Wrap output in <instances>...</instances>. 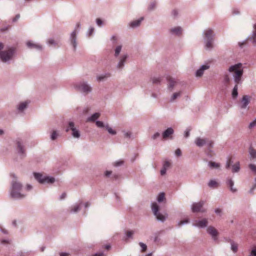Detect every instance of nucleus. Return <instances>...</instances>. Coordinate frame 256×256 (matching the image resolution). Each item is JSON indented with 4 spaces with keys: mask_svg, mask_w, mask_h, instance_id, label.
Listing matches in <instances>:
<instances>
[{
    "mask_svg": "<svg viewBox=\"0 0 256 256\" xmlns=\"http://www.w3.org/2000/svg\"><path fill=\"white\" fill-rule=\"evenodd\" d=\"M194 144L199 148H201L204 146H206L208 150L211 152L212 148H213L214 142V141L206 138L197 137L194 140Z\"/></svg>",
    "mask_w": 256,
    "mask_h": 256,
    "instance_id": "1",
    "label": "nucleus"
},
{
    "mask_svg": "<svg viewBox=\"0 0 256 256\" xmlns=\"http://www.w3.org/2000/svg\"><path fill=\"white\" fill-rule=\"evenodd\" d=\"M242 65H232L228 70L230 72H234V78L236 84L240 82L241 77L243 74V70L240 69V66Z\"/></svg>",
    "mask_w": 256,
    "mask_h": 256,
    "instance_id": "2",
    "label": "nucleus"
},
{
    "mask_svg": "<svg viewBox=\"0 0 256 256\" xmlns=\"http://www.w3.org/2000/svg\"><path fill=\"white\" fill-rule=\"evenodd\" d=\"M74 88L78 91L87 94L92 90V88L86 82L81 81L74 84Z\"/></svg>",
    "mask_w": 256,
    "mask_h": 256,
    "instance_id": "3",
    "label": "nucleus"
},
{
    "mask_svg": "<svg viewBox=\"0 0 256 256\" xmlns=\"http://www.w3.org/2000/svg\"><path fill=\"white\" fill-rule=\"evenodd\" d=\"M3 48V44L0 42V50ZM14 53V48H10L7 50L0 52V58L2 62H6L12 58Z\"/></svg>",
    "mask_w": 256,
    "mask_h": 256,
    "instance_id": "4",
    "label": "nucleus"
},
{
    "mask_svg": "<svg viewBox=\"0 0 256 256\" xmlns=\"http://www.w3.org/2000/svg\"><path fill=\"white\" fill-rule=\"evenodd\" d=\"M151 208L152 212L154 216H156L157 220L164 222L168 216V214H166V216H164L159 212L160 207L156 202H152L151 205Z\"/></svg>",
    "mask_w": 256,
    "mask_h": 256,
    "instance_id": "5",
    "label": "nucleus"
},
{
    "mask_svg": "<svg viewBox=\"0 0 256 256\" xmlns=\"http://www.w3.org/2000/svg\"><path fill=\"white\" fill-rule=\"evenodd\" d=\"M205 202L204 200H200L198 202H194L191 207L192 211L193 212H204L206 210L202 208Z\"/></svg>",
    "mask_w": 256,
    "mask_h": 256,
    "instance_id": "6",
    "label": "nucleus"
},
{
    "mask_svg": "<svg viewBox=\"0 0 256 256\" xmlns=\"http://www.w3.org/2000/svg\"><path fill=\"white\" fill-rule=\"evenodd\" d=\"M70 130L72 131V135L75 138H79L80 137V131L76 128L74 123L73 122H70L68 123V127L66 131L68 132Z\"/></svg>",
    "mask_w": 256,
    "mask_h": 256,
    "instance_id": "7",
    "label": "nucleus"
},
{
    "mask_svg": "<svg viewBox=\"0 0 256 256\" xmlns=\"http://www.w3.org/2000/svg\"><path fill=\"white\" fill-rule=\"evenodd\" d=\"M16 150L18 154L22 157H24L26 155V150L22 140L20 138L17 139L16 140Z\"/></svg>",
    "mask_w": 256,
    "mask_h": 256,
    "instance_id": "8",
    "label": "nucleus"
},
{
    "mask_svg": "<svg viewBox=\"0 0 256 256\" xmlns=\"http://www.w3.org/2000/svg\"><path fill=\"white\" fill-rule=\"evenodd\" d=\"M13 180L12 181V186L10 190H21L22 188V184L17 180L14 174H12Z\"/></svg>",
    "mask_w": 256,
    "mask_h": 256,
    "instance_id": "9",
    "label": "nucleus"
},
{
    "mask_svg": "<svg viewBox=\"0 0 256 256\" xmlns=\"http://www.w3.org/2000/svg\"><path fill=\"white\" fill-rule=\"evenodd\" d=\"M10 196L14 200H20L25 198L26 195L22 194L20 190H10Z\"/></svg>",
    "mask_w": 256,
    "mask_h": 256,
    "instance_id": "10",
    "label": "nucleus"
},
{
    "mask_svg": "<svg viewBox=\"0 0 256 256\" xmlns=\"http://www.w3.org/2000/svg\"><path fill=\"white\" fill-rule=\"evenodd\" d=\"M206 231L207 232L212 236V238L214 240H217V236H218V232L214 227L212 226H208L207 228Z\"/></svg>",
    "mask_w": 256,
    "mask_h": 256,
    "instance_id": "11",
    "label": "nucleus"
},
{
    "mask_svg": "<svg viewBox=\"0 0 256 256\" xmlns=\"http://www.w3.org/2000/svg\"><path fill=\"white\" fill-rule=\"evenodd\" d=\"M174 133V129L171 127L168 128L162 133V137L164 140L168 138L172 139V135Z\"/></svg>",
    "mask_w": 256,
    "mask_h": 256,
    "instance_id": "12",
    "label": "nucleus"
},
{
    "mask_svg": "<svg viewBox=\"0 0 256 256\" xmlns=\"http://www.w3.org/2000/svg\"><path fill=\"white\" fill-rule=\"evenodd\" d=\"M208 221L206 218L202 220H196V223L193 224V226H196L199 228H204L208 225Z\"/></svg>",
    "mask_w": 256,
    "mask_h": 256,
    "instance_id": "13",
    "label": "nucleus"
},
{
    "mask_svg": "<svg viewBox=\"0 0 256 256\" xmlns=\"http://www.w3.org/2000/svg\"><path fill=\"white\" fill-rule=\"evenodd\" d=\"M250 102V96L248 95L244 96L241 100L240 108L242 109L246 108L248 105L249 104Z\"/></svg>",
    "mask_w": 256,
    "mask_h": 256,
    "instance_id": "14",
    "label": "nucleus"
},
{
    "mask_svg": "<svg viewBox=\"0 0 256 256\" xmlns=\"http://www.w3.org/2000/svg\"><path fill=\"white\" fill-rule=\"evenodd\" d=\"M210 68L209 65H202L200 68L196 72L195 76L196 77H201L203 74L204 70H208Z\"/></svg>",
    "mask_w": 256,
    "mask_h": 256,
    "instance_id": "15",
    "label": "nucleus"
},
{
    "mask_svg": "<svg viewBox=\"0 0 256 256\" xmlns=\"http://www.w3.org/2000/svg\"><path fill=\"white\" fill-rule=\"evenodd\" d=\"M166 79L168 82V89L170 91H172L174 90V86H175V85L176 84V81L174 78H173L170 76H168L166 78Z\"/></svg>",
    "mask_w": 256,
    "mask_h": 256,
    "instance_id": "16",
    "label": "nucleus"
},
{
    "mask_svg": "<svg viewBox=\"0 0 256 256\" xmlns=\"http://www.w3.org/2000/svg\"><path fill=\"white\" fill-rule=\"evenodd\" d=\"M26 46L30 48H34L40 50H41L42 48V47L41 45L38 44L34 43L30 41H28L26 42Z\"/></svg>",
    "mask_w": 256,
    "mask_h": 256,
    "instance_id": "17",
    "label": "nucleus"
},
{
    "mask_svg": "<svg viewBox=\"0 0 256 256\" xmlns=\"http://www.w3.org/2000/svg\"><path fill=\"white\" fill-rule=\"evenodd\" d=\"M204 38L206 40H214V32L211 29L204 32Z\"/></svg>",
    "mask_w": 256,
    "mask_h": 256,
    "instance_id": "18",
    "label": "nucleus"
},
{
    "mask_svg": "<svg viewBox=\"0 0 256 256\" xmlns=\"http://www.w3.org/2000/svg\"><path fill=\"white\" fill-rule=\"evenodd\" d=\"M226 185L230 188V190L232 192H236L237 191L236 188H234V182L231 178H228L226 182Z\"/></svg>",
    "mask_w": 256,
    "mask_h": 256,
    "instance_id": "19",
    "label": "nucleus"
},
{
    "mask_svg": "<svg viewBox=\"0 0 256 256\" xmlns=\"http://www.w3.org/2000/svg\"><path fill=\"white\" fill-rule=\"evenodd\" d=\"M29 104L28 101L20 102L17 106V109L19 112H22L27 107Z\"/></svg>",
    "mask_w": 256,
    "mask_h": 256,
    "instance_id": "20",
    "label": "nucleus"
},
{
    "mask_svg": "<svg viewBox=\"0 0 256 256\" xmlns=\"http://www.w3.org/2000/svg\"><path fill=\"white\" fill-rule=\"evenodd\" d=\"M76 30H75L72 33L70 36L71 44L72 45L74 50H76Z\"/></svg>",
    "mask_w": 256,
    "mask_h": 256,
    "instance_id": "21",
    "label": "nucleus"
},
{
    "mask_svg": "<svg viewBox=\"0 0 256 256\" xmlns=\"http://www.w3.org/2000/svg\"><path fill=\"white\" fill-rule=\"evenodd\" d=\"M208 186L211 188H216L219 186V184L215 180H210L208 184Z\"/></svg>",
    "mask_w": 256,
    "mask_h": 256,
    "instance_id": "22",
    "label": "nucleus"
},
{
    "mask_svg": "<svg viewBox=\"0 0 256 256\" xmlns=\"http://www.w3.org/2000/svg\"><path fill=\"white\" fill-rule=\"evenodd\" d=\"M42 184H52L55 182V178L52 176H44Z\"/></svg>",
    "mask_w": 256,
    "mask_h": 256,
    "instance_id": "23",
    "label": "nucleus"
},
{
    "mask_svg": "<svg viewBox=\"0 0 256 256\" xmlns=\"http://www.w3.org/2000/svg\"><path fill=\"white\" fill-rule=\"evenodd\" d=\"M82 204V202H80L79 204H75L72 206L70 208V212L71 213H76L78 212L80 209V205Z\"/></svg>",
    "mask_w": 256,
    "mask_h": 256,
    "instance_id": "24",
    "label": "nucleus"
},
{
    "mask_svg": "<svg viewBox=\"0 0 256 256\" xmlns=\"http://www.w3.org/2000/svg\"><path fill=\"white\" fill-rule=\"evenodd\" d=\"M34 177L35 179L38 181L40 183L42 184V183L43 179L44 176L42 174L38 172H34Z\"/></svg>",
    "mask_w": 256,
    "mask_h": 256,
    "instance_id": "25",
    "label": "nucleus"
},
{
    "mask_svg": "<svg viewBox=\"0 0 256 256\" xmlns=\"http://www.w3.org/2000/svg\"><path fill=\"white\" fill-rule=\"evenodd\" d=\"M100 116V113L96 112L92 114L90 116L88 117L87 120L88 122H94L97 120Z\"/></svg>",
    "mask_w": 256,
    "mask_h": 256,
    "instance_id": "26",
    "label": "nucleus"
},
{
    "mask_svg": "<svg viewBox=\"0 0 256 256\" xmlns=\"http://www.w3.org/2000/svg\"><path fill=\"white\" fill-rule=\"evenodd\" d=\"M182 94V92L180 91L178 92H174L172 96H171L170 101V102H173L174 100H176V98H180Z\"/></svg>",
    "mask_w": 256,
    "mask_h": 256,
    "instance_id": "27",
    "label": "nucleus"
},
{
    "mask_svg": "<svg viewBox=\"0 0 256 256\" xmlns=\"http://www.w3.org/2000/svg\"><path fill=\"white\" fill-rule=\"evenodd\" d=\"M110 76V74L106 73L96 76V80L98 82L103 81Z\"/></svg>",
    "mask_w": 256,
    "mask_h": 256,
    "instance_id": "28",
    "label": "nucleus"
},
{
    "mask_svg": "<svg viewBox=\"0 0 256 256\" xmlns=\"http://www.w3.org/2000/svg\"><path fill=\"white\" fill-rule=\"evenodd\" d=\"M170 32L172 34H176L177 35H180L182 34V30L180 27H176L170 30Z\"/></svg>",
    "mask_w": 256,
    "mask_h": 256,
    "instance_id": "29",
    "label": "nucleus"
},
{
    "mask_svg": "<svg viewBox=\"0 0 256 256\" xmlns=\"http://www.w3.org/2000/svg\"><path fill=\"white\" fill-rule=\"evenodd\" d=\"M143 20V18H141L140 19L134 20L130 22V26L132 28H134L138 26L140 24V22Z\"/></svg>",
    "mask_w": 256,
    "mask_h": 256,
    "instance_id": "30",
    "label": "nucleus"
},
{
    "mask_svg": "<svg viewBox=\"0 0 256 256\" xmlns=\"http://www.w3.org/2000/svg\"><path fill=\"white\" fill-rule=\"evenodd\" d=\"M208 166L211 168H218L220 167V164L218 163L210 161L208 162Z\"/></svg>",
    "mask_w": 256,
    "mask_h": 256,
    "instance_id": "31",
    "label": "nucleus"
},
{
    "mask_svg": "<svg viewBox=\"0 0 256 256\" xmlns=\"http://www.w3.org/2000/svg\"><path fill=\"white\" fill-rule=\"evenodd\" d=\"M240 170V162H237L234 164L232 166V172H238Z\"/></svg>",
    "mask_w": 256,
    "mask_h": 256,
    "instance_id": "32",
    "label": "nucleus"
},
{
    "mask_svg": "<svg viewBox=\"0 0 256 256\" xmlns=\"http://www.w3.org/2000/svg\"><path fill=\"white\" fill-rule=\"evenodd\" d=\"M106 130H108L109 134L112 135H115L116 134V132L113 130L112 128L110 127L108 124H107L105 126Z\"/></svg>",
    "mask_w": 256,
    "mask_h": 256,
    "instance_id": "33",
    "label": "nucleus"
},
{
    "mask_svg": "<svg viewBox=\"0 0 256 256\" xmlns=\"http://www.w3.org/2000/svg\"><path fill=\"white\" fill-rule=\"evenodd\" d=\"M238 85L236 84L234 88H233L232 92V96L234 98H236L238 96Z\"/></svg>",
    "mask_w": 256,
    "mask_h": 256,
    "instance_id": "34",
    "label": "nucleus"
},
{
    "mask_svg": "<svg viewBox=\"0 0 256 256\" xmlns=\"http://www.w3.org/2000/svg\"><path fill=\"white\" fill-rule=\"evenodd\" d=\"M231 250L234 252L236 253L238 251V244H236L234 241H230Z\"/></svg>",
    "mask_w": 256,
    "mask_h": 256,
    "instance_id": "35",
    "label": "nucleus"
},
{
    "mask_svg": "<svg viewBox=\"0 0 256 256\" xmlns=\"http://www.w3.org/2000/svg\"><path fill=\"white\" fill-rule=\"evenodd\" d=\"M164 196H165V194H164V192L160 193L157 198L158 202H163V200L165 198Z\"/></svg>",
    "mask_w": 256,
    "mask_h": 256,
    "instance_id": "36",
    "label": "nucleus"
},
{
    "mask_svg": "<svg viewBox=\"0 0 256 256\" xmlns=\"http://www.w3.org/2000/svg\"><path fill=\"white\" fill-rule=\"evenodd\" d=\"M206 48L210 49L213 48L212 42L214 40H206Z\"/></svg>",
    "mask_w": 256,
    "mask_h": 256,
    "instance_id": "37",
    "label": "nucleus"
},
{
    "mask_svg": "<svg viewBox=\"0 0 256 256\" xmlns=\"http://www.w3.org/2000/svg\"><path fill=\"white\" fill-rule=\"evenodd\" d=\"M152 82L154 84H160L161 78H152Z\"/></svg>",
    "mask_w": 256,
    "mask_h": 256,
    "instance_id": "38",
    "label": "nucleus"
},
{
    "mask_svg": "<svg viewBox=\"0 0 256 256\" xmlns=\"http://www.w3.org/2000/svg\"><path fill=\"white\" fill-rule=\"evenodd\" d=\"M250 154L252 158H256V150H254L252 148H250Z\"/></svg>",
    "mask_w": 256,
    "mask_h": 256,
    "instance_id": "39",
    "label": "nucleus"
},
{
    "mask_svg": "<svg viewBox=\"0 0 256 256\" xmlns=\"http://www.w3.org/2000/svg\"><path fill=\"white\" fill-rule=\"evenodd\" d=\"M254 30L253 32V35H252V42L253 44H254L256 42V24H254Z\"/></svg>",
    "mask_w": 256,
    "mask_h": 256,
    "instance_id": "40",
    "label": "nucleus"
},
{
    "mask_svg": "<svg viewBox=\"0 0 256 256\" xmlns=\"http://www.w3.org/2000/svg\"><path fill=\"white\" fill-rule=\"evenodd\" d=\"M189 222H190L188 218H187L185 220H180V221L178 222V226L180 227L184 224L188 223Z\"/></svg>",
    "mask_w": 256,
    "mask_h": 256,
    "instance_id": "41",
    "label": "nucleus"
},
{
    "mask_svg": "<svg viewBox=\"0 0 256 256\" xmlns=\"http://www.w3.org/2000/svg\"><path fill=\"white\" fill-rule=\"evenodd\" d=\"M58 137V134L56 130H54L51 135H50V138L52 140H55Z\"/></svg>",
    "mask_w": 256,
    "mask_h": 256,
    "instance_id": "42",
    "label": "nucleus"
},
{
    "mask_svg": "<svg viewBox=\"0 0 256 256\" xmlns=\"http://www.w3.org/2000/svg\"><path fill=\"white\" fill-rule=\"evenodd\" d=\"M139 245L142 248V252H145L146 249H147V246L146 244H144L143 242H139Z\"/></svg>",
    "mask_w": 256,
    "mask_h": 256,
    "instance_id": "43",
    "label": "nucleus"
},
{
    "mask_svg": "<svg viewBox=\"0 0 256 256\" xmlns=\"http://www.w3.org/2000/svg\"><path fill=\"white\" fill-rule=\"evenodd\" d=\"M96 126L98 128H105V126L104 125L103 122L100 121V120H96Z\"/></svg>",
    "mask_w": 256,
    "mask_h": 256,
    "instance_id": "44",
    "label": "nucleus"
},
{
    "mask_svg": "<svg viewBox=\"0 0 256 256\" xmlns=\"http://www.w3.org/2000/svg\"><path fill=\"white\" fill-rule=\"evenodd\" d=\"M248 167L252 171L256 174V166L255 164H249Z\"/></svg>",
    "mask_w": 256,
    "mask_h": 256,
    "instance_id": "45",
    "label": "nucleus"
},
{
    "mask_svg": "<svg viewBox=\"0 0 256 256\" xmlns=\"http://www.w3.org/2000/svg\"><path fill=\"white\" fill-rule=\"evenodd\" d=\"M170 166V164L168 161H165L163 164L162 168L167 170Z\"/></svg>",
    "mask_w": 256,
    "mask_h": 256,
    "instance_id": "46",
    "label": "nucleus"
},
{
    "mask_svg": "<svg viewBox=\"0 0 256 256\" xmlns=\"http://www.w3.org/2000/svg\"><path fill=\"white\" fill-rule=\"evenodd\" d=\"M224 82L226 84H227L230 82V78L228 75L226 74L224 76Z\"/></svg>",
    "mask_w": 256,
    "mask_h": 256,
    "instance_id": "47",
    "label": "nucleus"
},
{
    "mask_svg": "<svg viewBox=\"0 0 256 256\" xmlns=\"http://www.w3.org/2000/svg\"><path fill=\"white\" fill-rule=\"evenodd\" d=\"M50 45H54V46H58V43L53 39H50L48 41Z\"/></svg>",
    "mask_w": 256,
    "mask_h": 256,
    "instance_id": "48",
    "label": "nucleus"
},
{
    "mask_svg": "<svg viewBox=\"0 0 256 256\" xmlns=\"http://www.w3.org/2000/svg\"><path fill=\"white\" fill-rule=\"evenodd\" d=\"M134 232L132 230H128L126 232V236L128 238H132Z\"/></svg>",
    "mask_w": 256,
    "mask_h": 256,
    "instance_id": "49",
    "label": "nucleus"
},
{
    "mask_svg": "<svg viewBox=\"0 0 256 256\" xmlns=\"http://www.w3.org/2000/svg\"><path fill=\"white\" fill-rule=\"evenodd\" d=\"M121 49H122L121 46H118L116 48L115 50V56H117L119 54L121 50Z\"/></svg>",
    "mask_w": 256,
    "mask_h": 256,
    "instance_id": "50",
    "label": "nucleus"
},
{
    "mask_svg": "<svg viewBox=\"0 0 256 256\" xmlns=\"http://www.w3.org/2000/svg\"><path fill=\"white\" fill-rule=\"evenodd\" d=\"M160 134L158 132H156L152 136V139L153 140H156L157 138L160 137Z\"/></svg>",
    "mask_w": 256,
    "mask_h": 256,
    "instance_id": "51",
    "label": "nucleus"
},
{
    "mask_svg": "<svg viewBox=\"0 0 256 256\" xmlns=\"http://www.w3.org/2000/svg\"><path fill=\"white\" fill-rule=\"evenodd\" d=\"M175 154L177 156H180L182 155V152L180 148H178L175 151Z\"/></svg>",
    "mask_w": 256,
    "mask_h": 256,
    "instance_id": "52",
    "label": "nucleus"
},
{
    "mask_svg": "<svg viewBox=\"0 0 256 256\" xmlns=\"http://www.w3.org/2000/svg\"><path fill=\"white\" fill-rule=\"evenodd\" d=\"M124 136L126 138H130L132 136V133L130 132H124Z\"/></svg>",
    "mask_w": 256,
    "mask_h": 256,
    "instance_id": "53",
    "label": "nucleus"
},
{
    "mask_svg": "<svg viewBox=\"0 0 256 256\" xmlns=\"http://www.w3.org/2000/svg\"><path fill=\"white\" fill-rule=\"evenodd\" d=\"M156 6V2H152V3H151L150 6H149V9L150 10H152L154 9Z\"/></svg>",
    "mask_w": 256,
    "mask_h": 256,
    "instance_id": "54",
    "label": "nucleus"
},
{
    "mask_svg": "<svg viewBox=\"0 0 256 256\" xmlns=\"http://www.w3.org/2000/svg\"><path fill=\"white\" fill-rule=\"evenodd\" d=\"M222 210L219 208H216L215 210H214V212L216 214H220V215L221 213H222Z\"/></svg>",
    "mask_w": 256,
    "mask_h": 256,
    "instance_id": "55",
    "label": "nucleus"
},
{
    "mask_svg": "<svg viewBox=\"0 0 256 256\" xmlns=\"http://www.w3.org/2000/svg\"><path fill=\"white\" fill-rule=\"evenodd\" d=\"M256 125V123L255 122H254V121H252L251 122H250L248 127L250 128H252L253 127H254Z\"/></svg>",
    "mask_w": 256,
    "mask_h": 256,
    "instance_id": "56",
    "label": "nucleus"
},
{
    "mask_svg": "<svg viewBox=\"0 0 256 256\" xmlns=\"http://www.w3.org/2000/svg\"><path fill=\"white\" fill-rule=\"evenodd\" d=\"M122 163H123L122 161H118L114 163V166H118L122 165Z\"/></svg>",
    "mask_w": 256,
    "mask_h": 256,
    "instance_id": "57",
    "label": "nucleus"
},
{
    "mask_svg": "<svg viewBox=\"0 0 256 256\" xmlns=\"http://www.w3.org/2000/svg\"><path fill=\"white\" fill-rule=\"evenodd\" d=\"M96 23L98 26H101L102 24V21L100 18H97Z\"/></svg>",
    "mask_w": 256,
    "mask_h": 256,
    "instance_id": "58",
    "label": "nucleus"
},
{
    "mask_svg": "<svg viewBox=\"0 0 256 256\" xmlns=\"http://www.w3.org/2000/svg\"><path fill=\"white\" fill-rule=\"evenodd\" d=\"M166 170L162 168V169L160 170V174L162 176L166 174Z\"/></svg>",
    "mask_w": 256,
    "mask_h": 256,
    "instance_id": "59",
    "label": "nucleus"
},
{
    "mask_svg": "<svg viewBox=\"0 0 256 256\" xmlns=\"http://www.w3.org/2000/svg\"><path fill=\"white\" fill-rule=\"evenodd\" d=\"M112 171L106 170L105 172V176L106 177H108L112 174Z\"/></svg>",
    "mask_w": 256,
    "mask_h": 256,
    "instance_id": "60",
    "label": "nucleus"
},
{
    "mask_svg": "<svg viewBox=\"0 0 256 256\" xmlns=\"http://www.w3.org/2000/svg\"><path fill=\"white\" fill-rule=\"evenodd\" d=\"M190 130H187L185 131L184 136L186 138H188L190 136Z\"/></svg>",
    "mask_w": 256,
    "mask_h": 256,
    "instance_id": "61",
    "label": "nucleus"
},
{
    "mask_svg": "<svg viewBox=\"0 0 256 256\" xmlns=\"http://www.w3.org/2000/svg\"><path fill=\"white\" fill-rule=\"evenodd\" d=\"M69 255H70V254L68 253V252H60V256H68Z\"/></svg>",
    "mask_w": 256,
    "mask_h": 256,
    "instance_id": "62",
    "label": "nucleus"
},
{
    "mask_svg": "<svg viewBox=\"0 0 256 256\" xmlns=\"http://www.w3.org/2000/svg\"><path fill=\"white\" fill-rule=\"evenodd\" d=\"M32 185H30V184H28L26 185V190H31L32 189Z\"/></svg>",
    "mask_w": 256,
    "mask_h": 256,
    "instance_id": "63",
    "label": "nucleus"
},
{
    "mask_svg": "<svg viewBox=\"0 0 256 256\" xmlns=\"http://www.w3.org/2000/svg\"><path fill=\"white\" fill-rule=\"evenodd\" d=\"M104 255L103 252H98L92 255V256H102Z\"/></svg>",
    "mask_w": 256,
    "mask_h": 256,
    "instance_id": "64",
    "label": "nucleus"
}]
</instances>
